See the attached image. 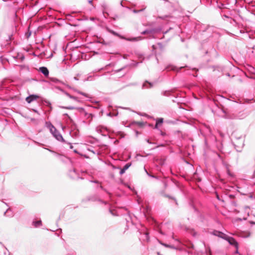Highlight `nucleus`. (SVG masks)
I'll list each match as a JSON object with an SVG mask.
<instances>
[{
	"label": "nucleus",
	"instance_id": "nucleus-1",
	"mask_svg": "<svg viewBox=\"0 0 255 255\" xmlns=\"http://www.w3.org/2000/svg\"><path fill=\"white\" fill-rule=\"evenodd\" d=\"M47 128L49 129L50 132L53 136L58 141L64 142V139L61 134L56 129V128L50 123H46Z\"/></svg>",
	"mask_w": 255,
	"mask_h": 255
},
{
	"label": "nucleus",
	"instance_id": "nucleus-2",
	"mask_svg": "<svg viewBox=\"0 0 255 255\" xmlns=\"http://www.w3.org/2000/svg\"><path fill=\"white\" fill-rule=\"evenodd\" d=\"M224 240L227 241L230 245L234 246L237 249L238 248V244L233 238L226 236Z\"/></svg>",
	"mask_w": 255,
	"mask_h": 255
},
{
	"label": "nucleus",
	"instance_id": "nucleus-3",
	"mask_svg": "<svg viewBox=\"0 0 255 255\" xmlns=\"http://www.w3.org/2000/svg\"><path fill=\"white\" fill-rule=\"evenodd\" d=\"M212 234H213L214 236L219 237L220 238H221L223 239H225L226 236H227L226 234H224L223 233L218 231H214L212 232Z\"/></svg>",
	"mask_w": 255,
	"mask_h": 255
},
{
	"label": "nucleus",
	"instance_id": "nucleus-4",
	"mask_svg": "<svg viewBox=\"0 0 255 255\" xmlns=\"http://www.w3.org/2000/svg\"><path fill=\"white\" fill-rule=\"evenodd\" d=\"M38 98H39L38 96H37L35 95H31L29 96L28 97H26V101L28 103H30L32 101L36 100Z\"/></svg>",
	"mask_w": 255,
	"mask_h": 255
},
{
	"label": "nucleus",
	"instance_id": "nucleus-5",
	"mask_svg": "<svg viewBox=\"0 0 255 255\" xmlns=\"http://www.w3.org/2000/svg\"><path fill=\"white\" fill-rule=\"evenodd\" d=\"M39 71L41 72L46 77H47L49 75V70L45 67H40L39 69Z\"/></svg>",
	"mask_w": 255,
	"mask_h": 255
},
{
	"label": "nucleus",
	"instance_id": "nucleus-6",
	"mask_svg": "<svg viewBox=\"0 0 255 255\" xmlns=\"http://www.w3.org/2000/svg\"><path fill=\"white\" fill-rule=\"evenodd\" d=\"M153 86V84L146 81L142 85V89L149 88Z\"/></svg>",
	"mask_w": 255,
	"mask_h": 255
},
{
	"label": "nucleus",
	"instance_id": "nucleus-7",
	"mask_svg": "<svg viewBox=\"0 0 255 255\" xmlns=\"http://www.w3.org/2000/svg\"><path fill=\"white\" fill-rule=\"evenodd\" d=\"M4 215L8 217L12 216V212L10 209H7L4 213Z\"/></svg>",
	"mask_w": 255,
	"mask_h": 255
},
{
	"label": "nucleus",
	"instance_id": "nucleus-8",
	"mask_svg": "<svg viewBox=\"0 0 255 255\" xmlns=\"http://www.w3.org/2000/svg\"><path fill=\"white\" fill-rule=\"evenodd\" d=\"M33 224L36 227H39L42 224L41 221H34L33 222Z\"/></svg>",
	"mask_w": 255,
	"mask_h": 255
},
{
	"label": "nucleus",
	"instance_id": "nucleus-9",
	"mask_svg": "<svg viewBox=\"0 0 255 255\" xmlns=\"http://www.w3.org/2000/svg\"><path fill=\"white\" fill-rule=\"evenodd\" d=\"M65 95L67 97H68L69 98H70L71 99H73V100H76V101L77 100V97L73 96H71V95H70L69 93H68L67 92H65Z\"/></svg>",
	"mask_w": 255,
	"mask_h": 255
},
{
	"label": "nucleus",
	"instance_id": "nucleus-10",
	"mask_svg": "<svg viewBox=\"0 0 255 255\" xmlns=\"http://www.w3.org/2000/svg\"><path fill=\"white\" fill-rule=\"evenodd\" d=\"M159 243L160 244H161L162 246L166 247V248H171V249H174L175 248L173 246H171V245H168V244H164V243H161V242H159Z\"/></svg>",
	"mask_w": 255,
	"mask_h": 255
},
{
	"label": "nucleus",
	"instance_id": "nucleus-11",
	"mask_svg": "<svg viewBox=\"0 0 255 255\" xmlns=\"http://www.w3.org/2000/svg\"><path fill=\"white\" fill-rule=\"evenodd\" d=\"M60 108H62V109H67V110H73V109H75V107H72V106H69V107L60 106Z\"/></svg>",
	"mask_w": 255,
	"mask_h": 255
},
{
	"label": "nucleus",
	"instance_id": "nucleus-12",
	"mask_svg": "<svg viewBox=\"0 0 255 255\" xmlns=\"http://www.w3.org/2000/svg\"><path fill=\"white\" fill-rule=\"evenodd\" d=\"M122 38L128 40V41H137L138 39V38H136V37H134L132 38H124V37H122Z\"/></svg>",
	"mask_w": 255,
	"mask_h": 255
},
{
	"label": "nucleus",
	"instance_id": "nucleus-13",
	"mask_svg": "<svg viewBox=\"0 0 255 255\" xmlns=\"http://www.w3.org/2000/svg\"><path fill=\"white\" fill-rule=\"evenodd\" d=\"M163 122V119L162 118H158L156 120L157 124H161Z\"/></svg>",
	"mask_w": 255,
	"mask_h": 255
},
{
	"label": "nucleus",
	"instance_id": "nucleus-14",
	"mask_svg": "<svg viewBox=\"0 0 255 255\" xmlns=\"http://www.w3.org/2000/svg\"><path fill=\"white\" fill-rule=\"evenodd\" d=\"M130 163H127L123 168L126 171L130 166Z\"/></svg>",
	"mask_w": 255,
	"mask_h": 255
},
{
	"label": "nucleus",
	"instance_id": "nucleus-15",
	"mask_svg": "<svg viewBox=\"0 0 255 255\" xmlns=\"http://www.w3.org/2000/svg\"><path fill=\"white\" fill-rule=\"evenodd\" d=\"M144 9H145V8H144L143 9H140V10L134 9V10H133V12H134L135 13H138L139 12L142 11Z\"/></svg>",
	"mask_w": 255,
	"mask_h": 255
},
{
	"label": "nucleus",
	"instance_id": "nucleus-16",
	"mask_svg": "<svg viewBox=\"0 0 255 255\" xmlns=\"http://www.w3.org/2000/svg\"><path fill=\"white\" fill-rule=\"evenodd\" d=\"M92 76L90 75L87 77V78L85 81H91L92 80Z\"/></svg>",
	"mask_w": 255,
	"mask_h": 255
},
{
	"label": "nucleus",
	"instance_id": "nucleus-17",
	"mask_svg": "<svg viewBox=\"0 0 255 255\" xmlns=\"http://www.w3.org/2000/svg\"><path fill=\"white\" fill-rule=\"evenodd\" d=\"M110 32L111 33H112L113 34H114V35H116V36H119V35L118 33H117V32H115L113 30H110Z\"/></svg>",
	"mask_w": 255,
	"mask_h": 255
},
{
	"label": "nucleus",
	"instance_id": "nucleus-18",
	"mask_svg": "<svg viewBox=\"0 0 255 255\" xmlns=\"http://www.w3.org/2000/svg\"><path fill=\"white\" fill-rule=\"evenodd\" d=\"M144 235H145V239L147 240V241H148L149 240V236H148V234L147 233H145L144 234Z\"/></svg>",
	"mask_w": 255,
	"mask_h": 255
},
{
	"label": "nucleus",
	"instance_id": "nucleus-19",
	"mask_svg": "<svg viewBox=\"0 0 255 255\" xmlns=\"http://www.w3.org/2000/svg\"><path fill=\"white\" fill-rule=\"evenodd\" d=\"M78 93H79L80 94H81V95H83V96H85V97H88V96H87V95L86 94H85V93H83V92H80V91H79V92H78Z\"/></svg>",
	"mask_w": 255,
	"mask_h": 255
},
{
	"label": "nucleus",
	"instance_id": "nucleus-20",
	"mask_svg": "<svg viewBox=\"0 0 255 255\" xmlns=\"http://www.w3.org/2000/svg\"><path fill=\"white\" fill-rule=\"evenodd\" d=\"M126 170L125 169H124L123 168L121 169L120 172V174L121 175H122L123 174H124Z\"/></svg>",
	"mask_w": 255,
	"mask_h": 255
},
{
	"label": "nucleus",
	"instance_id": "nucleus-21",
	"mask_svg": "<svg viewBox=\"0 0 255 255\" xmlns=\"http://www.w3.org/2000/svg\"><path fill=\"white\" fill-rule=\"evenodd\" d=\"M144 170H145V172L147 173V174L148 176H150V177H153V178H155V176H154L150 175V174L148 173V172L147 171L146 169L145 168H144Z\"/></svg>",
	"mask_w": 255,
	"mask_h": 255
},
{
	"label": "nucleus",
	"instance_id": "nucleus-22",
	"mask_svg": "<svg viewBox=\"0 0 255 255\" xmlns=\"http://www.w3.org/2000/svg\"><path fill=\"white\" fill-rule=\"evenodd\" d=\"M149 32V31L148 30H144V31H143L141 33L142 34H145L146 33H148Z\"/></svg>",
	"mask_w": 255,
	"mask_h": 255
},
{
	"label": "nucleus",
	"instance_id": "nucleus-23",
	"mask_svg": "<svg viewBox=\"0 0 255 255\" xmlns=\"http://www.w3.org/2000/svg\"><path fill=\"white\" fill-rule=\"evenodd\" d=\"M64 115L67 116L68 117V118L70 120H72L71 118L69 116V115L67 114H65Z\"/></svg>",
	"mask_w": 255,
	"mask_h": 255
},
{
	"label": "nucleus",
	"instance_id": "nucleus-24",
	"mask_svg": "<svg viewBox=\"0 0 255 255\" xmlns=\"http://www.w3.org/2000/svg\"><path fill=\"white\" fill-rule=\"evenodd\" d=\"M91 182H93V183H99L98 181L97 180H94V181H91Z\"/></svg>",
	"mask_w": 255,
	"mask_h": 255
},
{
	"label": "nucleus",
	"instance_id": "nucleus-25",
	"mask_svg": "<svg viewBox=\"0 0 255 255\" xmlns=\"http://www.w3.org/2000/svg\"><path fill=\"white\" fill-rule=\"evenodd\" d=\"M209 251V252L210 253V254L211 253V250L209 248H208V249H206V252L207 251Z\"/></svg>",
	"mask_w": 255,
	"mask_h": 255
},
{
	"label": "nucleus",
	"instance_id": "nucleus-26",
	"mask_svg": "<svg viewBox=\"0 0 255 255\" xmlns=\"http://www.w3.org/2000/svg\"><path fill=\"white\" fill-rule=\"evenodd\" d=\"M88 1L90 4H92V0H88Z\"/></svg>",
	"mask_w": 255,
	"mask_h": 255
},
{
	"label": "nucleus",
	"instance_id": "nucleus-27",
	"mask_svg": "<svg viewBox=\"0 0 255 255\" xmlns=\"http://www.w3.org/2000/svg\"><path fill=\"white\" fill-rule=\"evenodd\" d=\"M158 124H157V123H156V124L155 125V128H158Z\"/></svg>",
	"mask_w": 255,
	"mask_h": 255
},
{
	"label": "nucleus",
	"instance_id": "nucleus-28",
	"mask_svg": "<svg viewBox=\"0 0 255 255\" xmlns=\"http://www.w3.org/2000/svg\"><path fill=\"white\" fill-rule=\"evenodd\" d=\"M30 35H31V32H29V33H28V35H27V37H29L30 36Z\"/></svg>",
	"mask_w": 255,
	"mask_h": 255
},
{
	"label": "nucleus",
	"instance_id": "nucleus-29",
	"mask_svg": "<svg viewBox=\"0 0 255 255\" xmlns=\"http://www.w3.org/2000/svg\"><path fill=\"white\" fill-rule=\"evenodd\" d=\"M255 170L254 171L253 175V178H255Z\"/></svg>",
	"mask_w": 255,
	"mask_h": 255
},
{
	"label": "nucleus",
	"instance_id": "nucleus-30",
	"mask_svg": "<svg viewBox=\"0 0 255 255\" xmlns=\"http://www.w3.org/2000/svg\"><path fill=\"white\" fill-rule=\"evenodd\" d=\"M161 134L163 136L165 135V133L161 131Z\"/></svg>",
	"mask_w": 255,
	"mask_h": 255
},
{
	"label": "nucleus",
	"instance_id": "nucleus-31",
	"mask_svg": "<svg viewBox=\"0 0 255 255\" xmlns=\"http://www.w3.org/2000/svg\"><path fill=\"white\" fill-rule=\"evenodd\" d=\"M100 188L102 189V190H105L104 188H103V187L102 186H100Z\"/></svg>",
	"mask_w": 255,
	"mask_h": 255
},
{
	"label": "nucleus",
	"instance_id": "nucleus-32",
	"mask_svg": "<svg viewBox=\"0 0 255 255\" xmlns=\"http://www.w3.org/2000/svg\"><path fill=\"white\" fill-rule=\"evenodd\" d=\"M111 213L113 215H115V214L113 213V212L112 210H110Z\"/></svg>",
	"mask_w": 255,
	"mask_h": 255
},
{
	"label": "nucleus",
	"instance_id": "nucleus-33",
	"mask_svg": "<svg viewBox=\"0 0 255 255\" xmlns=\"http://www.w3.org/2000/svg\"><path fill=\"white\" fill-rule=\"evenodd\" d=\"M171 70H174L175 69L174 67H172Z\"/></svg>",
	"mask_w": 255,
	"mask_h": 255
},
{
	"label": "nucleus",
	"instance_id": "nucleus-34",
	"mask_svg": "<svg viewBox=\"0 0 255 255\" xmlns=\"http://www.w3.org/2000/svg\"><path fill=\"white\" fill-rule=\"evenodd\" d=\"M121 70H122V69L118 70L116 71H117V72H120Z\"/></svg>",
	"mask_w": 255,
	"mask_h": 255
},
{
	"label": "nucleus",
	"instance_id": "nucleus-35",
	"mask_svg": "<svg viewBox=\"0 0 255 255\" xmlns=\"http://www.w3.org/2000/svg\"><path fill=\"white\" fill-rule=\"evenodd\" d=\"M147 142L149 143H151V142L149 141V140L148 139L147 140Z\"/></svg>",
	"mask_w": 255,
	"mask_h": 255
},
{
	"label": "nucleus",
	"instance_id": "nucleus-36",
	"mask_svg": "<svg viewBox=\"0 0 255 255\" xmlns=\"http://www.w3.org/2000/svg\"><path fill=\"white\" fill-rule=\"evenodd\" d=\"M74 79L76 80H78V78H77L76 77H74Z\"/></svg>",
	"mask_w": 255,
	"mask_h": 255
},
{
	"label": "nucleus",
	"instance_id": "nucleus-37",
	"mask_svg": "<svg viewBox=\"0 0 255 255\" xmlns=\"http://www.w3.org/2000/svg\"><path fill=\"white\" fill-rule=\"evenodd\" d=\"M250 68H251L252 69H253V70H254V67H252V66H251V67H250Z\"/></svg>",
	"mask_w": 255,
	"mask_h": 255
},
{
	"label": "nucleus",
	"instance_id": "nucleus-38",
	"mask_svg": "<svg viewBox=\"0 0 255 255\" xmlns=\"http://www.w3.org/2000/svg\"><path fill=\"white\" fill-rule=\"evenodd\" d=\"M169 68H170L169 67H167V68H166V69H167L168 70H169Z\"/></svg>",
	"mask_w": 255,
	"mask_h": 255
}]
</instances>
